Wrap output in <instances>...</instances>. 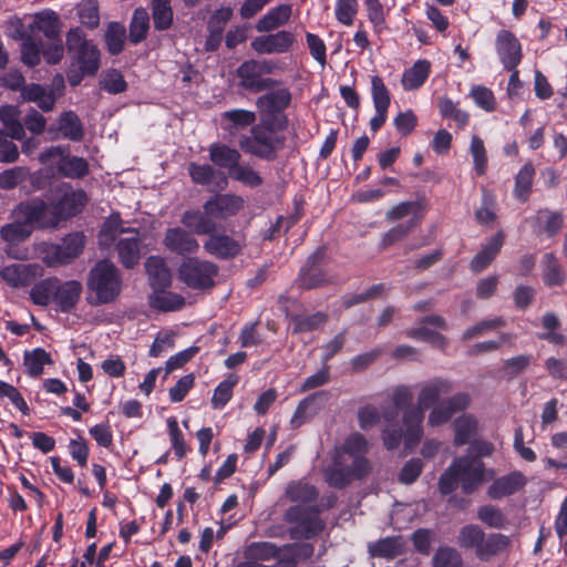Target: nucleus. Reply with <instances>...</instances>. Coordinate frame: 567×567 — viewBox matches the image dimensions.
Instances as JSON below:
<instances>
[{
  "label": "nucleus",
  "instance_id": "nucleus-59",
  "mask_svg": "<svg viewBox=\"0 0 567 567\" xmlns=\"http://www.w3.org/2000/svg\"><path fill=\"white\" fill-rule=\"evenodd\" d=\"M278 555L276 545L268 542L252 543L245 549V557L255 561L269 560Z\"/></svg>",
  "mask_w": 567,
  "mask_h": 567
},
{
  "label": "nucleus",
  "instance_id": "nucleus-4",
  "mask_svg": "<svg viewBox=\"0 0 567 567\" xmlns=\"http://www.w3.org/2000/svg\"><path fill=\"white\" fill-rule=\"evenodd\" d=\"M320 512L319 506L291 505L284 514L290 538L309 539L322 532L324 522L319 516Z\"/></svg>",
  "mask_w": 567,
  "mask_h": 567
},
{
  "label": "nucleus",
  "instance_id": "nucleus-12",
  "mask_svg": "<svg viewBox=\"0 0 567 567\" xmlns=\"http://www.w3.org/2000/svg\"><path fill=\"white\" fill-rule=\"evenodd\" d=\"M245 246L246 241L243 236H230L219 233L217 229L208 235L203 245L208 255L223 260L237 257Z\"/></svg>",
  "mask_w": 567,
  "mask_h": 567
},
{
  "label": "nucleus",
  "instance_id": "nucleus-55",
  "mask_svg": "<svg viewBox=\"0 0 567 567\" xmlns=\"http://www.w3.org/2000/svg\"><path fill=\"white\" fill-rule=\"evenodd\" d=\"M238 383V377L229 374L214 390L212 398V406L214 409H223L231 399L235 385Z\"/></svg>",
  "mask_w": 567,
  "mask_h": 567
},
{
  "label": "nucleus",
  "instance_id": "nucleus-46",
  "mask_svg": "<svg viewBox=\"0 0 567 567\" xmlns=\"http://www.w3.org/2000/svg\"><path fill=\"white\" fill-rule=\"evenodd\" d=\"M535 176V168L530 163H526L515 176L514 196L520 200L526 202Z\"/></svg>",
  "mask_w": 567,
  "mask_h": 567
},
{
  "label": "nucleus",
  "instance_id": "nucleus-50",
  "mask_svg": "<svg viewBox=\"0 0 567 567\" xmlns=\"http://www.w3.org/2000/svg\"><path fill=\"white\" fill-rule=\"evenodd\" d=\"M33 27L50 40H56L59 38L60 21L58 14L53 11L37 14Z\"/></svg>",
  "mask_w": 567,
  "mask_h": 567
},
{
  "label": "nucleus",
  "instance_id": "nucleus-5",
  "mask_svg": "<svg viewBox=\"0 0 567 567\" xmlns=\"http://www.w3.org/2000/svg\"><path fill=\"white\" fill-rule=\"evenodd\" d=\"M85 247V236L82 233L68 234L58 244L43 243L39 247L41 260L48 267H59L73 262L80 257Z\"/></svg>",
  "mask_w": 567,
  "mask_h": 567
},
{
  "label": "nucleus",
  "instance_id": "nucleus-9",
  "mask_svg": "<svg viewBox=\"0 0 567 567\" xmlns=\"http://www.w3.org/2000/svg\"><path fill=\"white\" fill-rule=\"evenodd\" d=\"M218 274V266L208 260L198 258L185 259L178 268L179 279L193 289H207L214 286V278Z\"/></svg>",
  "mask_w": 567,
  "mask_h": 567
},
{
  "label": "nucleus",
  "instance_id": "nucleus-23",
  "mask_svg": "<svg viewBox=\"0 0 567 567\" xmlns=\"http://www.w3.org/2000/svg\"><path fill=\"white\" fill-rule=\"evenodd\" d=\"M291 103V93L288 89L281 87L257 97L256 106L262 116H274L286 110Z\"/></svg>",
  "mask_w": 567,
  "mask_h": 567
},
{
  "label": "nucleus",
  "instance_id": "nucleus-53",
  "mask_svg": "<svg viewBox=\"0 0 567 567\" xmlns=\"http://www.w3.org/2000/svg\"><path fill=\"white\" fill-rule=\"evenodd\" d=\"M319 395H321V393L309 395L298 404L290 420V424L293 429L300 427L317 413L318 408L316 402Z\"/></svg>",
  "mask_w": 567,
  "mask_h": 567
},
{
  "label": "nucleus",
  "instance_id": "nucleus-47",
  "mask_svg": "<svg viewBox=\"0 0 567 567\" xmlns=\"http://www.w3.org/2000/svg\"><path fill=\"white\" fill-rule=\"evenodd\" d=\"M326 481L330 486L336 488H342L350 484L353 478L350 474V467H348L347 460L339 458L336 455L333 467L326 472Z\"/></svg>",
  "mask_w": 567,
  "mask_h": 567
},
{
  "label": "nucleus",
  "instance_id": "nucleus-15",
  "mask_svg": "<svg viewBox=\"0 0 567 567\" xmlns=\"http://www.w3.org/2000/svg\"><path fill=\"white\" fill-rule=\"evenodd\" d=\"M462 484V489L466 494L473 493L484 480V463L471 456H462L454 460Z\"/></svg>",
  "mask_w": 567,
  "mask_h": 567
},
{
  "label": "nucleus",
  "instance_id": "nucleus-58",
  "mask_svg": "<svg viewBox=\"0 0 567 567\" xmlns=\"http://www.w3.org/2000/svg\"><path fill=\"white\" fill-rule=\"evenodd\" d=\"M328 317L323 312H317L309 316H296L292 318L293 333L311 332L321 327Z\"/></svg>",
  "mask_w": 567,
  "mask_h": 567
},
{
  "label": "nucleus",
  "instance_id": "nucleus-28",
  "mask_svg": "<svg viewBox=\"0 0 567 567\" xmlns=\"http://www.w3.org/2000/svg\"><path fill=\"white\" fill-rule=\"evenodd\" d=\"M55 131L60 136L72 142H80L84 137L83 124L73 111H65L59 116Z\"/></svg>",
  "mask_w": 567,
  "mask_h": 567
},
{
  "label": "nucleus",
  "instance_id": "nucleus-34",
  "mask_svg": "<svg viewBox=\"0 0 567 567\" xmlns=\"http://www.w3.org/2000/svg\"><path fill=\"white\" fill-rule=\"evenodd\" d=\"M508 545L509 539L503 534H491L488 536L484 535L482 543H480L477 549L475 550V555L480 560L487 561L493 556L505 550Z\"/></svg>",
  "mask_w": 567,
  "mask_h": 567
},
{
  "label": "nucleus",
  "instance_id": "nucleus-35",
  "mask_svg": "<svg viewBox=\"0 0 567 567\" xmlns=\"http://www.w3.org/2000/svg\"><path fill=\"white\" fill-rule=\"evenodd\" d=\"M81 292L82 285L79 281L70 280L64 284H60L58 280L54 301L58 303L62 311H68L75 306Z\"/></svg>",
  "mask_w": 567,
  "mask_h": 567
},
{
  "label": "nucleus",
  "instance_id": "nucleus-32",
  "mask_svg": "<svg viewBox=\"0 0 567 567\" xmlns=\"http://www.w3.org/2000/svg\"><path fill=\"white\" fill-rule=\"evenodd\" d=\"M21 112L16 105L0 106V122L7 128L11 140L22 141L25 136V128L20 121Z\"/></svg>",
  "mask_w": 567,
  "mask_h": 567
},
{
  "label": "nucleus",
  "instance_id": "nucleus-17",
  "mask_svg": "<svg viewBox=\"0 0 567 567\" xmlns=\"http://www.w3.org/2000/svg\"><path fill=\"white\" fill-rule=\"evenodd\" d=\"M470 395L463 392L439 402L430 412L427 423L431 426H439L449 422L452 416L465 410L470 405Z\"/></svg>",
  "mask_w": 567,
  "mask_h": 567
},
{
  "label": "nucleus",
  "instance_id": "nucleus-38",
  "mask_svg": "<svg viewBox=\"0 0 567 567\" xmlns=\"http://www.w3.org/2000/svg\"><path fill=\"white\" fill-rule=\"evenodd\" d=\"M21 96L25 101L37 103L38 106L44 112L51 111L55 104L53 94L48 92L40 84L24 85L21 89Z\"/></svg>",
  "mask_w": 567,
  "mask_h": 567
},
{
  "label": "nucleus",
  "instance_id": "nucleus-16",
  "mask_svg": "<svg viewBox=\"0 0 567 567\" xmlns=\"http://www.w3.org/2000/svg\"><path fill=\"white\" fill-rule=\"evenodd\" d=\"M245 205L243 197L235 194H218L208 199L203 208L212 216L213 220H225L237 215Z\"/></svg>",
  "mask_w": 567,
  "mask_h": 567
},
{
  "label": "nucleus",
  "instance_id": "nucleus-33",
  "mask_svg": "<svg viewBox=\"0 0 567 567\" xmlns=\"http://www.w3.org/2000/svg\"><path fill=\"white\" fill-rule=\"evenodd\" d=\"M431 73V63L427 60H417L402 75V86L405 91L421 87Z\"/></svg>",
  "mask_w": 567,
  "mask_h": 567
},
{
  "label": "nucleus",
  "instance_id": "nucleus-3",
  "mask_svg": "<svg viewBox=\"0 0 567 567\" xmlns=\"http://www.w3.org/2000/svg\"><path fill=\"white\" fill-rule=\"evenodd\" d=\"M86 286L94 295L92 305L112 302L122 290L121 274L113 262L101 260L90 270Z\"/></svg>",
  "mask_w": 567,
  "mask_h": 567
},
{
  "label": "nucleus",
  "instance_id": "nucleus-21",
  "mask_svg": "<svg viewBox=\"0 0 567 567\" xmlns=\"http://www.w3.org/2000/svg\"><path fill=\"white\" fill-rule=\"evenodd\" d=\"M526 484V476L519 471H513L494 480L487 488V496L492 499H502L519 492Z\"/></svg>",
  "mask_w": 567,
  "mask_h": 567
},
{
  "label": "nucleus",
  "instance_id": "nucleus-56",
  "mask_svg": "<svg viewBox=\"0 0 567 567\" xmlns=\"http://www.w3.org/2000/svg\"><path fill=\"white\" fill-rule=\"evenodd\" d=\"M404 334L411 339L426 341L441 350H444L447 346V339L443 334L424 326L408 329Z\"/></svg>",
  "mask_w": 567,
  "mask_h": 567
},
{
  "label": "nucleus",
  "instance_id": "nucleus-61",
  "mask_svg": "<svg viewBox=\"0 0 567 567\" xmlns=\"http://www.w3.org/2000/svg\"><path fill=\"white\" fill-rule=\"evenodd\" d=\"M125 28L116 22H113L109 25L107 31L105 33V42L107 45V50L111 54H118L122 52L125 40Z\"/></svg>",
  "mask_w": 567,
  "mask_h": 567
},
{
  "label": "nucleus",
  "instance_id": "nucleus-49",
  "mask_svg": "<svg viewBox=\"0 0 567 567\" xmlns=\"http://www.w3.org/2000/svg\"><path fill=\"white\" fill-rule=\"evenodd\" d=\"M402 547L400 537H385L369 544V553L374 557L394 558L402 553Z\"/></svg>",
  "mask_w": 567,
  "mask_h": 567
},
{
  "label": "nucleus",
  "instance_id": "nucleus-7",
  "mask_svg": "<svg viewBox=\"0 0 567 567\" xmlns=\"http://www.w3.org/2000/svg\"><path fill=\"white\" fill-rule=\"evenodd\" d=\"M66 47L83 75H94L100 68V51L85 39L80 28L71 29L66 34Z\"/></svg>",
  "mask_w": 567,
  "mask_h": 567
},
{
  "label": "nucleus",
  "instance_id": "nucleus-8",
  "mask_svg": "<svg viewBox=\"0 0 567 567\" xmlns=\"http://www.w3.org/2000/svg\"><path fill=\"white\" fill-rule=\"evenodd\" d=\"M412 401V392L408 386L401 385L393 390L392 403L393 406L383 409L382 416L386 423L382 431L383 444L388 450L399 447L404 434L402 429L393 424L399 416V411L408 406Z\"/></svg>",
  "mask_w": 567,
  "mask_h": 567
},
{
  "label": "nucleus",
  "instance_id": "nucleus-29",
  "mask_svg": "<svg viewBox=\"0 0 567 567\" xmlns=\"http://www.w3.org/2000/svg\"><path fill=\"white\" fill-rule=\"evenodd\" d=\"M323 257L324 250L321 248L309 257L308 261L311 262V266L309 269L302 270L298 279L301 288L312 289L322 286L328 281L326 274L317 266V262L323 259Z\"/></svg>",
  "mask_w": 567,
  "mask_h": 567
},
{
  "label": "nucleus",
  "instance_id": "nucleus-22",
  "mask_svg": "<svg viewBox=\"0 0 567 567\" xmlns=\"http://www.w3.org/2000/svg\"><path fill=\"white\" fill-rule=\"evenodd\" d=\"M256 120L257 115L254 111L245 109H233L220 114L219 124L221 130L226 132L230 138H233L237 136L241 130L254 125Z\"/></svg>",
  "mask_w": 567,
  "mask_h": 567
},
{
  "label": "nucleus",
  "instance_id": "nucleus-64",
  "mask_svg": "<svg viewBox=\"0 0 567 567\" xmlns=\"http://www.w3.org/2000/svg\"><path fill=\"white\" fill-rule=\"evenodd\" d=\"M229 176L234 181L240 182L249 187H257L262 184V178L258 172H256L250 166L240 165L239 163L234 169H231Z\"/></svg>",
  "mask_w": 567,
  "mask_h": 567
},
{
  "label": "nucleus",
  "instance_id": "nucleus-62",
  "mask_svg": "<svg viewBox=\"0 0 567 567\" xmlns=\"http://www.w3.org/2000/svg\"><path fill=\"white\" fill-rule=\"evenodd\" d=\"M471 97L475 104L486 112H493L497 102L493 91L484 85H474L470 91Z\"/></svg>",
  "mask_w": 567,
  "mask_h": 567
},
{
  "label": "nucleus",
  "instance_id": "nucleus-14",
  "mask_svg": "<svg viewBox=\"0 0 567 567\" xmlns=\"http://www.w3.org/2000/svg\"><path fill=\"white\" fill-rule=\"evenodd\" d=\"M43 271L39 264H11L0 270V278L12 288H23L42 277Z\"/></svg>",
  "mask_w": 567,
  "mask_h": 567
},
{
  "label": "nucleus",
  "instance_id": "nucleus-31",
  "mask_svg": "<svg viewBox=\"0 0 567 567\" xmlns=\"http://www.w3.org/2000/svg\"><path fill=\"white\" fill-rule=\"evenodd\" d=\"M503 243L504 235L499 231L488 240L486 246L478 254L474 256L471 261V269L474 272H481L486 267H488L496 255L499 252Z\"/></svg>",
  "mask_w": 567,
  "mask_h": 567
},
{
  "label": "nucleus",
  "instance_id": "nucleus-30",
  "mask_svg": "<svg viewBox=\"0 0 567 567\" xmlns=\"http://www.w3.org/2000/svg\"><path fill=\"white\" fill-rule=\"evenodd\" d=\"M183 225L197 235H209L217 229L216 221L208 215L205 209L203 212L186 210L182 215Z\"/></svg>",
  "mask_w": 567,
  "mask_h": 567
},
{
  "label": "nucleus",
  "instance_id": "nucleus-10",
  "mask_svg": "<svg viewBox=\"0 0 567 567\" xmlns=\"http://www.w3.org/2000/svg\"><path fill=\"white\" fill-rule=\"evenodd\" d=\"M238 145L247 154L261 159L272 161L277 156V138L270 128L252 125L250 133L244 135Z\"/></svg>",
  "mask_w": 567,
  "mask_h": 567
},
{
  "label": "nucleus",
  "instance_id": "nucleus-36",
  "mask_svg": "<svg viewBox=\"0 0 567 567\" xmlns=\"http://www.w3.org/2000/svg\"><path fill=\"white\" fill-rule=\"evenodd\" d=\"M290 16L291 7L289 4H280L261 17L256 24V29L259 32L276 30L284 25L289 20Z\"/></svg>",
  "mask_w": 567,
  "mask_h": 567
},
{
  "label": "nucleus",
  "instance_id": "nucleus-20",
  "mask_svg": "<svg viewBox=\"0 0 567 567\" xmlns=\"http://www.w3.org/2000/svg\"><path fill=\"white\" fill-rule=\"evenodd\" d=\"M163 245L171 252L181 256L195 254L199 249L198 240L182 227L168 228L165 231Z\"/></svg>",
  "mask_w": 567,
  "mask_h": 567
},
{
  "label": "nucleus",
  "instance_id": "nucleus-60",
  "mask_svg": "<svg viewBox=\"0 0 567 567\" xmlns=\"http://www.w3.org/2000/svg\"><path fill=\"white\" fill-rule=\"evenodd\" d=\"M371 97L374 109L389 110L391 93L379 75L371 76Z\"/></svg>",
  "mask_w": 567,
  "mask_h": 567
},
{
  "label": "nucleus",
  "instance_id": "nucleus-25",
  "mask_svg": "<svg viewBox=\"0 0 567 567\" xmlns=\"http://www.w3.org/2000/svg\"><path fill=\"white\" fill-rule=\"evenodd\" d=\"M146 274L154 290H166L172 284V274L165 259L159 256H151L145 262Z\"/></svg>",
  "mask_w": 567,
  "mask_h": 567
},
{
  "label": "nucleus",
  "instance_id": "nucleus-18",
  "mask_svg": "<svg viewBox=\"0 0 567 567\" xmlns=\"http://www.w3.org/2000/svg\"><path fill=\"white\" fill-rule=\"evenodd\" d=\"M295 42V35L289 31H278L268 35L256 37L251 49L258 54H275L288 52Z\"/></svg>",
  "mask_w": 567,
  "mask_h": 567
},
{
  "label": "nucleus",
  "instance_id": "nucleus-45",
  "mask_svg": "<svg viewBox=\"0 0 567 567\" xmlns=\"http://www.w3.org/2000/svg\"><path fill=\"white\" fill-rule=\"evenodd\" d=\"M173 16L171 0H152V17L156 30H168L173 24Z\"/></svg>",
  "mask_w": 567,
  "mask_h": 567
},
{
  "label": "nucleus",
  "instance_id": "nucleus-54",
  "mask_svg": "<svg viewBox=\"0 0 567 567\" xmlns=\"http://www.w3.org/2000/svg\"><path fill=\"white\" fill-rule=\"evenodd\" d=\"M58 172L69 178H81L89 173V163L82 157L70 156L68 151Z\"/></svg>",
  "mask_w": 567,
  "mask_h": 567
},
{
  "label": "nucleus",
  "instance_id": "nucleus-13",
  "mask_svg": "<svg viewBox=\"0 0 567 567\" xmlns=\"http://www.w3.org/2000/svg\"><path fill=\"white\" fill-rule=\"evenodd\" d=\"M87 202L86 194L81 189L70 187L61 189L60 194L51 202L56 226L82 212Z\"/></svg>",
  "mask_w": 567,
  "mask_h": 567
},
{
  "label": "nucleus",
  "instance_id": "nucleus-11",
  "mask_svg": "<svg viewBox=\"0 0 567 567\" xmlns=\"http://www.w3.org/2000/svg\"><path fill=\"white\" fill-rule=\"evenodd\" d=\"M14 217L24 219L33 229L56 228V217L53 215L51 204L41 198H32L20 203L13 210Z\"/></svg>",
  "mask_w": 567,
  "mask_h": 567
},
{
  "label": "nucleus",
  "instance_id": "nucleus-63",
  "mask_svg": "<svg viewBox=\"0 0 567 567\" xmlns=\"http://www.w3.org/2000/svg\"><path fill=\"white\" fill-rule=\"evenodd\" d=\"M504 326H505V320L502 318H493V319L482 320V321L477 322L476 324L467 328L462 334V340L468 341L471 339L481 337L488 331L495 330V329L504 327Z\"/></svg>",
  "mask_w": 567,
  "mask_h": 567
},
{
  "label": "nucleus",
  "instance_id": "nucleus-43",
  "mask_svg": "<svg viewBox=\"0 0 567 567\" xmlns=\"http://www.w3.org/2000/svg\"><path fill=\"white\" fill-rule=\"evenodd\" d=\"M432 567H464L462 554L454 547L443 545L433 554Z\"/></svg>",
  "mask_w": 567,
  "mask_h": 567
},
{
  "label": "nucleus",
  "instance_id": "nucleus-2",
  "mask_svg": "<svg viewBox=\"0 0 567 567\" xmlns=\"http://www.w3.org/2000/svg\"><path fill=\"white\" fill-rule=\"evenodd\" d=\"M99 241L105 247L115 243L118 259L125 268H133L141 259L138 233L135 229L122 228L118 217H112L104 223Z\"/></svg>",
  "mask_w": 567,
  "mask_h": 567
},
{
  "label": "nucleus",
  "instance_id": "nucleus-27",
  "mask_svg": "<svg viewBox=\"0 0 567 567\" xmlns=\"http://www.w3.org/2000/svg\"><path fill=\"white\" fill-rule=\"evenodd\" d=\"M210 162L219 167L231 173V169L240 162L241 155L238 150L233 148L226 144L213 143L208 147Z\"/></svg>",
  "mask_w": 567,
  "mask_h": 567
},
{
  "label": "nucleus",
  "instance_id": "nucleus-24",
  "mask_svg": "<svg viewBox=\"0 0 567 567\" xmlns=\"http://www.w3.org/2000/svg\"><path fill=\"white\" fill-rule=\"evenodd\" d=\"M187 169L193 183L197 185L208 186L215 183L219 189H224L228 185V177L208 164L192 162L188 164Z\"/></svg>",
  "mask_w": 567,
  "mask_h": 567
},
{
  "label": "nucleus",
  "instance_id": "nucleus-57",
  "mask_svg": "<svg viewBox=\"0 0 567 567\" xmlns=\"http://www.w3.org/2000/svg\"><path fill=\"white\" fill-rule=\"evenodd\" d=\"M484 534V530L478 525H465L460 529L457 544L463 549L476 550L483 540Z\"/></svg>",
  "mask_w": 567,
  "mask_h": 567
},
{
  "label": "nucleus",
  "instance_id": "nucleus-42",
  "mask_svg": "<svg viewBox=\"0 0 567 567\" xmlns=\"http://www.w3.org/2000/svg\"><path fill=\"white\" fill-rule=\"evenodd\" d=\"M150 30V16L144 8H137L133 12L130 23L128 39L132 43L137 44L146 39Z\"/></svg>",
  "mask_w": 567,
  "mask_h": 567
},
{
  "label": "nucleus",
  "instance_id": "nucleus-39",
  "mask_svg": "<svg viewBox=\"0 0 567 567\" xmlns=\"http://www.w3.org/2000/svg\"><path fill=\"white\" fill-rule=\"evenodd\" d=\"M150 306L162 311H174L181 309L185 299L175 292L165 290H154L148 298Z\"/></svg>",
  "mask_w": 567,
  "mask_h": 567
},
{
  "label": "nucleus",
  "instance_id": "nucleus-41",
  "mask_svg": "<svg viewBox=\"0 0 567 567\" xmlns=\"http://www.w3.org/2000/svg\"><path fill=\"white\" fill-rule=\"evenodd\" d=\"M453 429L455 432L454 444H467L477 431V421L471 414H463L454 420Z\"/></svg>",
  "mask_w": 567,
  "mask_h": 567
},
{
  "label": "nucleus",
  "instance_id": "nucleus-26",
  "mask_svg": "<svg viewBox=\"0 0 567 567\" xmlns=\"http://www.w3.org/2000/svg\"><path fill=\"white\" fill-rule=\"evenodd\" d=\"M318 495V489L305 480L290 482L285 491L286 499L293 505L313 506L312 503L316 502Z\"/></svg>",
  "mask_w": 567,
  "mask_h": 567
},
{
  "label": "nucleus",
  "instance_id": "nucleus-1",
  "mask_svg": "<svg viewBox=\"0 0 567 567\" xmlns=\"http://www.w3.org/2000/svg\"><path fill=\"white\" fill-rule=\"evenodd\" d=\"M452 390V382L443 378H434L422 384L417 398L419 406L410 408L403 414L405 449L410 450L420 442L423 433L421 424L424 410L437 403L441 396L449 394Z\"/></svg>",
  "mask_w": 567,
  "mask_h": 567
},
{
  "label": "nucleus",
  "instance_id": "nucleus-44",
  "mask_svg": "<svg viewBox=\"0 0 567 567\" xmlns=\"http://www.w3.org/2000/svg\"><path fill=\"white\" fill-rule=\"evenodd\" d=\"M58 288V278L50 277L35 284L31 291V300L39 306H48L55 297V289Z\"/></svg>",
  "mask_w": 567,
  "mask_h": 567
},
{
  "label": "nucleus",
  "instance_id": "nucleus-51",
  "mask_svg": "<svg viewBox=\"0 0 567 567\" xmlns=\"http://www.w3.org/2000/svg\"><path fill=\"white\" fill-rule=\"evenodd\" d=\"M368 452V442L360 433H352L344 443L337 450V456L346 460V455L350 457L363 456Z\"/></svg>",
  "mask_w": 567,
  "mask_h": 567
},
{
  "label": "nucleus",
  "instance_id": "nucleus-48",
  "mask_svg": "<svg viewBox=\"0 0 567 567\" xmlns=\"http://www.w3.org/2000/svg\"><path fill=\"white\" fill-rule=\"evenodd\" d=\"M32 233L31 226L16 217V220L1 227L0 235L4 241L16 244L24 241Z\"/></svg>",
  "mask_w": 567,
  "mask_h": 567
},
{
  "label": "nucleus",
  "instance_id": "nucleus-37",
  "mask_svg": "<svg viewBox=\"0 0 567 567\" xmlns=\"http://www.w3.org/2000/svg\"><path fill=\"white\" fill-rule=\"evenodd\" d=\"M566 275L557 257L553 252H547L543 257V281L548 287L561 286L565 282Z\"/></svg>",
  "mask_w": 567,
  "mask_h": 567
},
{
  "label": "nucleus",
  "instance_id": "nucleus-52",
  "mask_svg": "<svg viewBox=\"0 0 567 567\" xmlns=\"http://www.w3.org/2000/svg\"><path fill=\"white\" fill-rule=\"evenodd\" d=\"M52 363L50 354L41 348L24 353V365L30 377L37 378L42 374L43 367Z\"/></svg>",
  "mask_w": 567,
  "mask_h": 567
},
{
  "label": "nucleus",
  "instance_id": "nucleus-40",
  "mask_svg": "<svg viewBox=\"0 0 567 567\" xmlns=\"http://www.w3.org/2000/svg\"><path fill=\"white\" fill-rule=\"evenodd\" d=\"M422 220V215H414L408 221L398 224L389 229L381 239V246L388 248L395 243L404 239Z\"/></svg>",
  "mask_w": 567,
  "mask_h": 567
},
{
  "label": "nucleus",
  "instance_id": "nucleus-19",
  "mask_svg": "<svg viewBox=\"0 0 567 567\" xmlns=\"http://www.w3.org/2000/svg\"><path fill=\"white\" fill-rule=\"evenodd\" d=\"M496 51L506 70H514L522 61V45L511 31L501 30L497 33Z\"/></svg>",
  "mask_w": 567,
  "mask_h": 567
},
{
  "label": "nucleus",
  "instance_id": "nucleus-6",
  "mask_svg": "<svg viewBox=\"0 0 567 567\" xmlns=\"http://www.w3.org/2000/svg\"><path fill=\"white\" fill-rule=\"evenodd\" d=\"M275 69L276 64L269 60L244 61L236 70L238 86L252 93L271 90L279 82L264 75L271 74Z\"/></svg>",
  "mask_w": 567,
  "mask_h": 567
}]
</instances>
